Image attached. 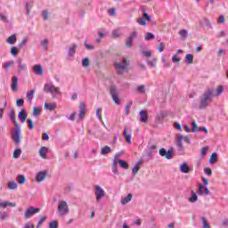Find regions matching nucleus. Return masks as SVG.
<instances>
[{
	"label": "nucleus",
	"mask_w": 228,
	"mask_h": 228,
	"mask_svg": "<svg viewBox=\"0 0 228 228\" xmlns=\"http://www.w3.org/2000/svg\"><path fill=\"white\" fill-rule=\"evenodd\" d=\"M10 118H12V120L16 127L12 131V138L14 143H20V126H19V123L17 122V120L15 118V110H11Z\"/></svg>",
	"instance_id": "f257e3e1"
},
{
	"label": "nucleus",
	"mask_w": 228,
	"mask_h": 228,
	"mask_svg": "<svg viewBox=\"0 0 228 228\" xmlns=\"http://www.w3.org/2000/svg\"><path fill=\"white\" fill-rule=\"evenodd\" d=\"M214 94L215 89L213 88H208L203 93L202 96L200 97V110H204V108H208V106H209V102H211Z\"/></svg>",
	"instance_id": "f03ea898"
},
{
	"label": "nucleus",
	"mask_w": 228,
	"mask_h": 228,
	"mask_svg": "<svg viewBox=\"0 0 228 228\" xmlns=\"http://www.w3.org/2000/svg\"><path fill=\"white\" fill-rule=\"evenodd\" d=\"M57 211L60 216H65V215H69L70 209L69 208V205L66 203V201L61 200L57 206Z\"/></svg>",
	"instance_id": "7ed1b4c3"
},
{
	"label": "nucleus",
	"mask_w": 228,
	"mask_h": 228,
	"mask_svg": "<svg viewBox=\"0 0 228 228\" xmlns=\"http://www.w3.org/2000/svg\"><path fill=\"white\" fill-rule=\"evenodd\" d=\"M129 63H131V61H129V59L127 58H124L122 62H115L114 66L116 67V69H118V70H119L118 74L123 75L124 72H122V70H126Z\"/></svg>",
	"instance_id": "20e7f679"
},
{
	"label": "nucleus",
	"mask_w": 228,
	"mask_h": 228,
	"mask_svg": "<svg viewBox=\"0 0 228 228\" xmlns=\"http://www.w3.org/2000/svg\"><path fill=\"white\" fill-rule=\"evenodd\" d=\"M183 142H184L185 143H190V137L186 135L184 136L183 134H178L176 136L175 143L178 147V151H183V149H184V147L183 146Z\"/></svg>",
	"instance_id": "39448f33"
},
{
	"label": "nucleus",
	"mask_w": 228,
	"mask_h": 228,
	"mask_svg": "<svg viewBox=\"0 0 228 228\" xmlns=\"http://www.w3.org/2000/svg\"><path fill=\"white\" fill-rule=\"evenodd\" d=\"M94 195L96 197V201L101 202V199L106 196V191H103L99 185L94 186Z\"/></svg>",
	"instance_id": "423d86ee"
},
{
	"label": "nucleus",
	"mask_w": 228,
	"mask_h": 228,
	"mask_svg": "<svg viewBox=\"0 0 228 228\" xmlns=\"http://www.w3.org/2000/svg\"><path fill=\"white\" fill-rule=\"evenodd\" d=\"M174 149L170 148L167 151L165 148H161L159 151V156L162 158L165 157L166 159H172L174 158V154H172Z\"/></svg>",
	"instance_id": "0eeeda50"
},
{
	"label": "nucleus",
	"mask_w": 228,
	"mask_h": 228,
	"mask_svg": "<svg viewBox=\"0 0 228 228\" xmlns=\"http://www.w3.org/2000/svg\"><path fill=\"white\" fill-rule=\"evenodd\" d=\"M37 213H40V208H39L29 207L25 211L24 216H25L26 219L31 218V216H33Z\"/></svg>",
	"instance_id": "6e6552de"
},
{
	"label": "nucleus",
	"mask_w": 228,
	"mask_h": 228,
	"mask_svg": "<svg viewBox=\"0 0 228 228\" xmlns=\"http://www.w3.org/2000/svg\"><path fill=\"white\" fill-rule=\"evenodd\" d=\"M110 92L112 97V101H114L116 104H120V99L118 98V94H117V87L115 86H111Z\"/></svg>",
	"instance_id": "1a4fd4ad"
},
{
	"label": "nucleus",
	"mask_w": 228,
	"mask_h": 228,
	"mask_svg": "<svg viewBox=\"0 0 228 228\" xmlns=\"http://www.w3.org/2000/svg\"><path fill=\"white\" fill-rule=\"evenodd\" d=\"M85 115H86V105L85 102L79 103V110H78V118L83 120L85 118Z\"/></svg>",
	"instance_id": "9d476101"
},
{
	"label": "nucleus",
	"mask_w": 228,
	"mask_h": 228,
	"mask_svg": "<svg viewBox=\"0 0 228 228\" xmlns=\"http://www.w3.org/2000/svg\"><path fill=\"white\" fill-rule=\"evenodd\" d=\"M45 92H50L51 94H60V87H56L53 85H45Z\"/></svg>",
	"instance_id": "9b49d317"
},
{
	"label": "nucleus",
	"mask_w": 228,
	"mask_h": 228,
	"mask_svg": "<svg viewBox=\"0 0 228 228\" xmlns=\"http://www.w3.org/2000/svg\"><path fill=\"white\" fill-rule=\"evenodd\" d=\"M198 195H209V189L205 187L204 184L200 183L198 187Z\"/></svg>",
	"instance_id": "f8f14e48"
},
{
	"label": "nucleus",
	"mask_w": 228,
	"mask_h": 228,
	"mask_svg": "<svg viewBox=\"0 0 228 228\" xmlns=\"http://www.w3.org/2000/svg\"><path fill=\"white\" fill-rule=\"evenodd\" d=\"M17 63H18L17 70H18L19 74H20V72H24V70H26V63H24V61H22V59L18 58Z\"/></svg>",
	"instance_id": "ddd939ff"
},
{
	"label": "nucleus",
	"mask_w": 228,
	"mask_h": 228,
	"mask_svg": "<svg viewBox=\"0 0 228 228\" xmlns=\"http://www.w3.org/2000/svg\"><path fill=\"white\" fill-rule=\"evenodd\" d=\"M49 152V148L45 146H42L39 149V156L43 158V159H47V153Z\"/></svg>",
	"instance_id": "4468645a"
},
{
	"label": "nucleus",
	"mask_w": 228,
	"mask_h": 228,
	"mask_svg": "<svg viewBox=\"0 0 228 228\" xmlns=\"http://www.w3.org/2000/svg\"><path fill=\"white\" fill-rule=\"evenodd\" d=\"M46 177H47V173L41 171L37 174L36 180L37 181V183H42V182L45 181Z\"/></svg>",
	"instance_id": "2eb2a0df"
},
{
	"label": "nucleus",
	"mask_w": 228,
	"mask_h": 228,
	"mask_svg": "<svg viewBox=\"0 0 228 228\" xmlns=\"http://www.w3.org/2000/svg\"><path fill=\"white\" fill-rule=\"evenodd\" d=\"M19 84V78L17 77H12V85H11V88L12 90V92H17L18 90V86L17 85Z\"/></svg>",
	"instance_id": "dca6fc26"
},
{
	"label": "nucleus",
	"mask_w": 228,
	"mask_h": 228,
	"mask_svg": "<svg viewBox=\"0 0 228 228\" xmlns=\"http://www.w3.org/2000/svg\"><path fill=\"white\" fill-rule=\"evenodd\" d=\"M114 163L115 165H117V163H119L121 168H125V170H127V168H129V165L125 160L115 159Z\"/></svg>",
	"instance_id": "f3484780"
},
{
	"label": "nucleus",
	"mask_w": 228,
	"mask_h": 228,
	"mask_svg": "<svg viewBox=\"0 0 228 228\" xmlns=\"http://www.w3.org/2000/svg\"><path fill=\"white\" fill-rule=\"evenodd\" d=\"M18 117L22 124L28 120V113H26L24 110L19 112Z\"/></svg>",
	"instance_id": "a211bd4d"
},
{
	"label": "nucleus",
	"mask_w": 228,
	"mask_h": 228,
	"mask_svg": "<svg viewBox=\"0 0 228 228\" xmlns=\"http://www.w3.org/2000/svg\"><path fill=\"white\" fill-rule=\"evenodd\" d=\"M139 115L141 117V122H147L149 120V114H147V110H140Z\"/></svg>",
	"instance_id": "6ab92c4d"
},
{
	"label": "nucleus",
	"mask_w": 228,
	"mask_h": 228,
	"mask_svg": "<svg viewBox=\"0 0 228 228\" xmlns=\"http://www.w3.org/2000/svg\"><path fill=\"white\" fill-rule=\"evenodd\" d=\"M34 71L37 76H43L44 74V67L42 65H35Z\"/></svg>",
	"instance_id": "aec40b11"
},
{
	"label": "nucleus",
	"mask_w": 228,
	"mask_h": 228,
	"mask_svg": "<svg viewBox=\"0 0 228 228\" xmlns=\"http://www.w3.org/2000/svg\"><path fill=\"white\" fill-rule=\"evenodd\" d=\"M180 170L183 174H189L190 173V167H188V165L186 164V162H183L181 166H180Z\"/></svg>",
	"instance_id": "412c9836"
},
{
	"label": "nucleus",
	"mask_w": 228,
	"mask_h": 228,
	"mask_svg": "<svg viewBox=\"0 0 228 228\" xmlns=\"http://www.w3.org/2000/svg\"><path fill=\"white\" fill-rule=\"evenodd\" d=\"M123 134L125 136V140L127 143L131 144V134H127V126L125 127L123 131Z\"/></svg>",
	"instance_id": "4be33fe9"
},
{
	"label": "nucleus",
	"mask_w": 228,
	"mask_h": 228,
	"mask_svg": "<svg viewBox=\"0 0 228 228\" xmlns=\"http://www.w3.org/2000/svg\"><path fill=\"white\" fill-rule=\"evenodd\" d=\"M45 110H47L48 111H53L56 110V103H45Z\"/></svg>",
	"instance_id": "5701e85b"
},
{
	"label": "nucleus",
	"mask_w": 228,
	"mask_h": 228,
	"mask_svg": "<svg viewBox=\"0 0 228 228\" xmlns=\"http://www.w3.org/2000/svg\"><path fill=\"white\" fill-rule=\"evenodd\" d=\"M6 42H7V44L13 45V44H15V42H17V35L13 34V35L10 36L7 38Z\"/></svg>",
	"instance_id": "b1692460"
},
{
	"label": "nucleus",
	"mask_w": 228,
	"mask_h": 228,
	"mask_svg": "<svg viewBox=\"0 0 228 228\" xmlns=\"http://www.w3.org/2000/svg\"><path fill=\"white\" fill-rule=\"evenodd\" d=\"M132 199H133V194L129 193L126 198H123L121 200L122 206H126L127 202H131Z\"/></svg>",
	"instance_id": "393cba45"
},
{
	"label": "nucleus",
	"mask_w": 228,
	"mask_h": 228,
	"mask_svg": "<svg viewBox=\"0 0 228 228\" xmlns=\"http://www.w3.org/2000/svg\"><path fill=\"white\" fill-rule=\"evenodd\" d=\"M191 197L189 198V202L194 203V202H197L199 200V196H197V193H195L194 191H191Z\"/></svg>",
	"instance_id": "a878e982"
},
{
	"label": "nucleus",
	"mask_w": 228,
	"mask_h": 228,
	"mask_svg": "<svg viewBox=\"0 0 228 228\" xmlns=\"http://www.w3.org/2000/svg\"><path fill=\"white\" fill-rule=\"evenodd\" d=\"M7 206H10L11 208H15L17 205L13 202H8V201L1 202L0 201V208H4Z\"/></svg>",
	"instance_id": "bb28decb"
},
{
	"label": "nucleus",
	"mask_w": 228,
	"mask_h": 228,
	"mask_svg": "<svg viewBox=\"0 0 228 228\" xmlns=\"http://www.w3.org/2000/svg\"><path fill=\"white\" fill-rule=\"evenodd\" d=\"M110 152H111V148H110V146H104L101 150L102 156H106V154H110Z\"/></svg>",
	"instance_id": "cd10ccee"
},
{
	"label": "nucleus",
	"mask_w": 228,
	"mask_h": 228,
	"mask_svg": "<svg viewBox=\"0 0 228 228\" xmlns=\"http://www.w3.org/2000/svg\"><path fill=\"white\" fill-rule=\"evenodd\" d=\"M185 61L186 63H189L190 65H191L193 63V55L191 53L186 54Z\"/></svg>",
	"instance_id": "c85d7f7f"
},
{
	"label": "nucleus",
	"mask_w": 228,
	"mask_h": 228,
	"mask_svg": "<svg viewBox=\"0 0 228 228\" xmlns=\"http://www.w3.org/2000/svg\"><path fill=\"white\" fill-rule=\"evenodd\" d=\"M35 95V89L30 90L27 93V99L31 102L33 101V96Z\"/></svg>",
	"instance_id": "c756f323"
},
{
	"label": "nucleus",
	"mask_w": 228,
	"mask_h": 228,
	"mask_svg": "<svg viewBox=\"0 0 228 228\" xmlns=\"http://www.w3.org/2000/svg\"><path fill=\"white\" fill-rule=\"evenodd\" d=\"M21 153L22 151L20 149H16L12 153V158H14V159H17V158H20Z\"/></svg>",
	"instance_id": "7c9ffc66"
},
{
	"label": "nucleus",
	"mask_w": 228,
	"mask_h": 228,
	"mask_svg": "<svg viewBox=\"0 0 228 228\" xmlns=\"http://www.w3.org/2000/svg\"><path fill=\"white\" fill-rule=\"evenodd\" d=\"M146 61L148 65H151L152 68L156 67V64L158 63L157 59H148Z\"/></svg>",
	"instance_id": "2f4dec72"
},
{
	"label": "nucleus",
	"mask_w": 228,
	"mask_h": 228,
	"mask_svg": "<svg viewBox=\"0 0 228 228\" xmlns=\"http://www.w3.org/2000/svg\"><path fill=\"white\" fill-rule=\"evenodd\" d=\"M122 37V33L118 31V29H114L112 31V38H120Z\"/></svg>",
	"instance_id": "473e14b6"
},
{
	"label": "nucleus",
	"mask_w": 228,
	"mask_h": 228,
	"mask_svg": "<svg viewBox=\"0 0 228 228\" xmlns=\"http://www.w3.org/2000/svg\"><path fill=\"white\" fill-rule=\"evenodd\" d=\"M40 113H42V108L38 107H34L33 108V115L34 117H38V115H40Z\"/></svg>",
	"instance_id": "72a5a7b5"
},
{
	"label": "nucleus",
	"mask_w": 228,
	"mask_h": 228,
	"mask_svg": "<svg viewBox=\"0 0 228 228\" xmlns=\"http://www.w3.org/2000/svg\"><path fill=\"white\" fill-rule=\"evenodd\" d=\"M13 65H15V62H14L13 61H9V62H5V63L4 64V69L5 70H8V69H10V67H13Z\"/></svg>",
	"instance_id": "f704fd0d"
},
{
	"label": "nucleus",
	"mask_w": 228,
	"mask_h": 228,
	"mask_svg": "<svg viewBox=\"0 0 228 228\" xmlns=\"http://www.w3.org/2000/svg\"><path fill=\"white\" fill-rule=\"evenodd\" d=\"M17 183L16 182H9L8 188L9 190H17Z\"/></svg>",
	"instance_id": "c9c22d12"
},
{
	"label": "nucleus",
	"mask_w": 228,
	"mask_h": 228,
	"mask_svg": "<svg viewBox=\"0 0 228 228\" xmlns=\"http://www.w3.org/2000/svg\"><path fill=\"white\" fill-rule=\"evenodd\" d=\"M208 151H209V147H203L200 151V156L201 158H205L206 154H208Z\"/></svg>",
	"instance_id": "e433bc0d"
},
{
	"label": "nucleus",
	"mask_w": 228,
	"mask_h": 228,
	"mask_svg": "<svg viewBox=\"0 0 228 228\" xmlns=\"http://www.w3.org/2000/svg\"><path fill=\"white\" fill-rule=\"evenodd\" d=\"M166 115L163 112H160L159 114L156 115V120H158V122H161L163 120V118H165Z\"/></svg>",
	"instance_id": "4c0bfd02"
},
{
	"label": "nucleus",
	"mask_w": 228,
	"mask_h": 228,
	"mask_svg": "<svg viewBox=\"0 0 228 228\" xmlns=\"http://www.w3.org/2000/svg\"><path fill=\"white\" fill-rule=\"evenodd\" d=\"M217 158L218 157H217L216 153H212L209 158V163H211V164L216 163Z\"/></svg>",
	"instance_id": "58836bf2"
},
{
	"label": "nucleus",
	"mask_w": 228,
	"mask_h": 228,
	"mask_svg": "<svg viewBox=\"0 0 228 228\" xmlns=\"http://www.w3.org/2000/svg\"><path fill=\"white\" fill-rule=\"evenodd\" d=\"M224 92V86H218L216 93V96L218 97V95H222Z\"/></svg>",
	"instance_id": "ea45409f"
},
{
	"label": "nucleus",
	"mask_w": 228,
	"mask_h": 228,
	"mask_svg": "<svg viewBox=\"0 0 228 228\" xmlns=\"http://www.w3.org/2000/svg\"><path fill=\"white\" fill-rule=\"evenodd\" d=\"M82 65L85 69H86L87 67H90V60L88 58H85L82 61Z\"/></svg>",
	"instance_id": "a19ab883"
},
{
	"label": "nucleus",
	"mask_w": 228,
	"mask_h": 228,
	"mask_svg": "<svg viewBox=\"0 0 228 228\" xmlns=\"http://www.w3.org/2000/svg\"><path fill=\"white\" fill-rule=\"evenodd\" d=\"M19 184H24L26 183V176L20 175L18 176Z\"/></svg>",
	"instance_id": "79ce46f5"
},
{
	"label": "nucleus",
	"mask_w": 228,
	"mask_h": 228,
	"mask_svg": "<svg viewBox=\"0 0 228 228\" xmlns=\"http://www.w3.org/2000/svg\"><path fill=\"white\" fill-rule=\"evenodd\" d=\"M76 47H77L76 45H72L69 47V56H72V55L74 54V53H76Z\"/></svg>",
	"instance_id": "37998d69"
},
{
	"label": "nucleus",
	"mask_w": 228,
	"mask_h": 228,
	"mask_svg": "<svg viewBox=\"0 0 228 228\" xmlns=\"http://www.w3.org/2000/svg\"><path fill=\"white\" fill-rule=\"evenodd\" d=\"M179 35L182 37V38H186L188 37V30L182 29L179 31Z\"/></svg>",
	"instance_id": "c03bdc74"
},
{
	"label": "nucleus",
	"mask_w": 228,
	"mask_h": 228,
	"mask_svg": "<svg viewBox=\"0 0 228 228\" xmlns=\"http://www.w3.org/2000/svg\"><path fill=\"white\" fill-rule=\"evenodd\" d=\"M142 17L148 20V22H151V15L147 13V11L142 10Z\"/></svg>",
	"instance_id": "a18cd8bd"
},
{
	"label": "nucleus",
	"mask_w": 228,
	"mask_h": 228,
	"mask_svg": "<svg viewBox=\"0 0 228 228\" xmlns=\"http://www.w3.org/2000/svg\"><path fill=\"white\" fill-rule=\"evenodd\" d=\"M136 92H138V94H145V86H139L136 89Z\"/></svg>",
	"instance_id": "49530a36"
},
{
	"label": "nucleus",
	"mask_w": 228,
	"mask_h": 228,
	"mask_svg": "<svg viewBox=\"0 0 228 228\" xmlns=\"http://www.w3.org/2000/svg\"><path fill=\"white\" fill-rule=\"evenodd\" d=\"M201 222L203 224V228H211L209 223L206 220V217H201Z\"/></svg>",
	"instance_id": "de8ad7c7"
},
{
	"label": "nucleus",
	"mask_w": 228,
	"mask_h": 228,
	"mask_svg": "<svg viewBox=\"0 0 228 228\" xmlns=\"http://www.w3.org/2000/svg\"><path fill=\"white\" fill-rule=\"evenodd\" d=\"M137 22L140 26H147V21L143 18H138Z\"/></svg>",
	"instance_id": "09e8293b"
},
{
	"label": "nucleus",
	"mask_w": 228,
	"mask_h": 228,
	"mask_svg": "<svg viewBox=\"0 0 228 228\" xmlns=\"http://www.w3.org/2000/svg\"><path fill=\"white\" fill-rule=\"evenodd\" d=\"M138 172H140V165L136 164L134 168L132 169V173L134 174V175H136V174H138Z\"/></svg>",
	"instance_id": "8fccbe9b"
},
{
	"label": "nucleus",
	"mask_w": 228,
	"mask_h": 228,
	"mask_svg": "<svg viewBox=\"0 0 228 228\" xmlns=\"http://www.w3.org/2000/svg\"><path fill=\"white\" fill-rule=\"evenodd\" d=\"M11 54H12V56H17V54H19V50L17 49V47L12 46L11 48Z\"/></svg>",
	"instance_id": "3c124183"
},
{
	"label": "nucleus",
	"mask_w": 228,
	"mask_h": 228,
	"mask_svg": "<svg viewBox=\"0 0 228 228\" xmlns=\"http://www.w3.org/2000/svg\"><path fill=\"white\" fill-rule=\"evenodd\" d=\"M154 38V34L148 32L145 36V40L149 41V40H153Z\"/></svg>",
	"instance_id": "603ef678"
},
{
	"label": "nucleus",
	"mask_w": 228,
	"mask_h": 228,
	"mask_svg": "<svg viewBox=\"0 0 228 228\" xmlns=\"http://www.w3.org/2000/svg\"><path fill=\"white\" fill-rule=\"evenodd\" d=\"M26 42H28V37H24L21 42L18 45V47H20V49H21V47H24V45H26Z\"/></svg>",
	"instance_id": "864d4df0"
},
{
	"label": "nucleus",
	"mask_w": 228,
	"mask_h": 228,
	"mask_svg": "<svg viewBox=\"0 0 228 228\" xmlns=\"http://www.w3.org/2000/svg\"><path fill=\"white\" fill-rule=\"evenodd\" d=\"M142 53L146 58H151L152 56V52H151V51H142Z\"/></svg>",
	"instance_id": "5fc2aeb1"
},
{
	"label": "nucleus",
	"mask_w": 228,
	"mask_h": 228,
	"mask_svg": "<svg viewBox=\"0 0 228 228\" xmlns=\"http://www.w3.org/2000/svg\"><path fill=\"white\" fill-rule=\"evenodd\" d=\"M125 44H126V47H128L129 49H131V47H133V40L132 39L127 38Z\"/></svg>",
	"instance_id": "6e6d98bb"
},
{
	"label": "nucleus",
	"mask_w": 228,
	"mask_h": 228,
	"mask_svg": "<svg viewBox=\"0 0 228 228\" xmlns=\"http://www.w3.org/2000/svg\"><path fill=\"white\" fill-rule=\"evenodd\" d=\"M197 131H199V126H197L196 121H192V133H195Z\"/></svg>",
	"instance_id": "4d7b16f0"
},
{
	"label": "nucleus",
	"mask_w": 228,
	"mask_h": 228,
	"mask_svg": "<svg viewBox=\"0 0 228 228\" xmlns=\"http://www.w3.org/2000/svg\"><path fill=\"white\" fill-rule=\"evenodd\" d=\"M41 45L44 47V49H47V45H49V41L47 39H44L41 42Z\"/></svg>",
	"instance_id": "13d9d810"
},
{
	"label": "nucleus",
	"mask_w": 228,
	"mask_h": 228,
	"mask_svg": "<svg viewBox=\"0 0 228 228\" xmlns=\"http://www.w3.org/2000/svg\"><path fill=\"white\" fill-rule=\"evenodd\" d=\"M164 50H165V43L160 42L159 45V53H163Z\"/></svg>",
	"instance_id": "bf43d9fd"
},
{
	"label": "nucleus",
	"mask_w": 228,
	"mask_h": 228,
	"mask_svg": "<svg viewBox=\"0 0 228 228\" xmlns=\"http://www.w3.org/2000/svg\"><path fill=\"white\" fill-rule=\"evenodd\" d=\"M49 227H50V228H58V222H57V221H52V222L49 224Z\"/></svg>",
	"instance_id": "052dcab7"
},
{
	"label": "nucleus",
	"mask_w": 228,
	"mask_h": 228,
	"mask_svg": "<svg viewBox=\"0 0 228 228\" xmlns=\"http://www.w3.org/2000/svg\"><path fill=\"white\" fill-rule=\"evenodd\" d=\"M204 172L207 175H213V171L209 167H205Z\"/></svg>",
	"instance_id": "680f3d73"
},
{
	"label": "nucleus",
	"mask_w": 228,
	"mask_h": 228,
	"mask_svg": "<svg viewBox=\"0 0 228 228\" xmlns=\"http://www.w3.org/2000/svg\"><path fill=\"white\" fill-rule=\"evenodd\" d=\"M28 127H29V129H34V127H35V123H33V119L28 118Z\"/></svg>",
	"instance_id": "e2e57ef3"
},
{
	"label": "nucleus",
	"mask_w": 228,
	"mask_h": 228,
	"mask_svg": "<svg viewBox=\"0 0 228 228\" xmlns=\"http://www.w3.org/2000/svg\"><path fill=\"white\" fill-rule=\"evenodd\" d=\"M101 111H102V109L98 108V109L96 110V115H97V117L100 118V120L102 122V116L101 115Z\"/></svg>",
	"instance_id": "0e129e2a"
},
{
	"label": "nucleus",
	"mask_w": 228,
	"mask_h": 228,
	"mask_svg": "<svg viewBox=\"0 0 228 228\" xmlns=\"http://www.w3.org/2000/svg\"><path fill=\"white\" fill-rule=\"evenodd\" d=\"M172 61H173V63H179L181 61V59H179V57H177V55H173Z\"/></svg>",
	"instance_id": "69168bd1"
},
{
	"label": "nucleus",
	"mask_w": 228,
	"mask_h": 228,
	"mask_svg": "<svg viewBox=\"0 0 228 228\" xmlns=\"http://www.w3.org/2000/svg\"><path fill=\"white\" fill-rule=\"evenodd\" d=\"M137 37H138V32H133L132 34H130V37L128 38L134 41V38H136Z\"/></svg>",
	"instance_id": "338daca9"
},
{
	"label": "nucleus",
	"mask_w": 228,
	"mask_h": 228,
	"mask_svg": "<svg viewBox=\"0 0 228 228\" xmlns=\"http://www.w3.org/2000/svg\"><path fill=\"white\" fill-rule=\"evenodd\" d=\"M16 106H24V100L22 99H18L16 101Z\"/></svg>",
	"instance_id": "774afa93"
}]
</instances>
